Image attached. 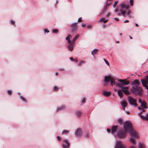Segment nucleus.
Instances as JSON below:
<instances>
[{
  "label": "nucleus",
  "instance_id": "ddd939ff",
  "mask_svg": "<svg viewBox=\"0 0 148 148\" xmlns=\"http://www.w3.org/2000/svg\"><path fill=\"white\" fill-rule=\"evenodd\" d=\"M121 104L122 106V109H123L125 110V107H127V103L125 101H122L121 102Z\"/></svg>",
  "mask_w": 148,
  "mask_h": 148
},
{
  "label": "nucleus",
  "instance_id": "393cba45",
  "mask_svg": "<svg viewBox=\"0 0 148 148\" xmlns=\"http://www.w3.org/2000/svg\"><path fill=\"white\" fill-rule=\"evenodd\" d=\"M65 108H66V107L65 106H62V107H61L59 108H57V111L62 110L64 109Z\"/></svg>",
  "mask_w": 148,
  "mask_h": 148
},
{
  "label": "nucleus",
  "instance_id": "0eeeda50",
  "mask_svg": "<svg viewBox=\"0 0 148 148\" xmlns=\"http://www.w3.org/2000/svg\"><path fill=\"white\" fill-rule=\"evenodd\" d=\"M75 134L77 137H80L82 135V132L81 130L79 128L75 131Z\"/></svg>",
  "mask_w": 148,
  "mask_h": 148
},
{
  "label": "nucleus",
  "instance_id": "0e129e2a",
  "mask_svg": "<svg viewBox=\"0 0 148 148\" xmlns=\"http://www.w3.org/2000/svg\"><path fill=\"white\" fill-rule=\"evenodd\" d=\"M107 132H110V130H109V129H107Z\"/></svg>",
  "mask_w": 148,
  "mask_h": 148
},
{
  "label": "nucleus",
  "instance_id": "b1692460",
  "mask_svg": "<svg viewBox=\"0 0 148 148\" xmlns=\"http://www.w3.org/2000/svg\"><path fill=\"white\" fill-rule=\"evenodd\" d=\"M79 34L76 35L73 38L72 42H73V43H74V42L79 38Z\"/></svg>",
  "mask_w": 148,
  "mask_h": 148
},
{
  "label": "nucleus",
  "instance_id": "e2e57ef3",
  "mask_svg": "<svg viewBox=\"0 0 148 148\" xmlns=\"http://www.w3.org/2000/svg\"><path fill=\"white\" fill-rule=\"evenodd\" d=\"M126 113L127 114H129L130 113V112L129 111H126Z\"/></svg>",
  "mask_w": 148,
  "mask_h": 148
},
{
  "label": "nucleus",
  "instance_id": "6e6d98bb",
  "mask_svg": "<svg viewBox=\"0 0 148 148\" xmlns=\"http://www.w3.org/2000/svg\"><path fill=\"white\" fill-rule=\"evenodd\" d=\"M86 26V24H84V23H82V26L83 27L85 26Z\"/></svg>",
  "mask_w": 148,
  "mask_h": 148
},
{
  "label": "nucleus",
  "instance_id": "79ce46f5",
  "mask_svg": "<svg viewBox=\"0 0 148 148\" xmlns=\"http://www.w3.org/2000/svg\"><path fill=\"white\" fill-rule=\"evenodd\" d=\"M118 11V8H115V9L114 10V12H117Z\"/></svg>",
  "mask_w": 148,
  "mask_h": 148
},
{
  "label": "nucleus",
  "instance_id": "5701e85b",
  "mask_svg": "<svg viewBox=\"0 0 148 148\" xmlns=\"http://www.w3.org/2000/svg\"><path fill=\"white\" fill-rule=\"evenodd\" d=\"M138 148H145L143 143H139L138 144Z\"/></svg>",
  "mask_w": 148,
  "mask_h": 148
},
{
  "label": "nucleus",
  "instance_id": "412c9836",
  "mask_svg": "<svg viewBox=\"0 0 148 148\" xmlns=\"http://www.w3.org/2000/svg\"><path fill=\"white\" fill-rule=\"evenodd\" d=\"M82 114V112L80 110H78L76 111V116L77 117L79 118L81 117Z\"/></svg>",
  "mask_w": 148,
  "mask_h": 148
},
{
  "label": "nucleus",
  "instance_id": "f8f14e48",
  "mask_svg": "<svg viewBox=\"0 0 148 148\" xmlns=\"http://www.w3.org/2000/svg\"><path fill=\"white\" fill-rule=\"evenodd\" d=\"M147 76L146 75V78H145L144 80H143V79H141L140 81L141 82V83L143 85V84H146V86L147 85V84H148V78L147 77Z\"/></svg>",
  "mask_w": 148,
  "mask_h": 148
},
{
  "label": "nucleus",
  "instance_id": "7c9ffc66",
  "mask_svg": "<svg viewBox=\"0 0 148 148\" xmlns=\"http://www.w3.org/2000/svg\"><path fill=\"white\" fill-rule=\"evenodd\" d=\"M108 1H107L106 2V5L105 6L103 10V11H104L105 10H106V7L107 6L109 5H110V3H107Z\"/></svg>",
  "mask_w": 148,
  "mask_h": 148
},
{
  "label": "nucleus",
  "instance_id": "f03ea898",
  "mask_svg": "<svg viewBox=\"0 0 148 148\" xmlns=\"http://www.w3.org/2000/svg\"><path fill=\"white\" fill-rule=\"evenodd\" d=\"M130 90L132 93L138 95H141L143 91L142 88L138 85L132 86L130 89Z\"/></svg>",
  "mask_w": 148,
  "mask_h": 148
},
{
  "label": "nucleus",
  "instance_id": "4c0bfd02",
  "mask_svg": "<svg viewBox=\"0 0 148 148\" xmlns=\"http://www.w3.org/2000/svg\"><path fill=\"white\" fill-rule=\"evenodd\" d=\"M20 98L23 101H26V99L24 98V97H23L22 96H20Z\"/></svg>",
  "mask_w": 148,
  "mask_h": 148
},
{
  "label": "nucleus",
  "instance_id": "052dcab7",
  "mask_svg": "<svg viewBox=\"0 0 148 148\" xmlns=\"http://www.w3.org/2000/svg\"><path fill=\"white\" fill-rule=\"evenodd\" d=\"M68 42L69 43H70V44H71V42H71L70 39L69 40H68Z\"/></svg>",
  "mask_w": 148,
  "mask_h": 148
},
{
  "label": "nucleus",
  "instance_id": "58836bf2",
  "mask_svg": "<svg viewBox=\"0 0 148 148\" xmlns=\"http://www.w3.org/2000/svg\"><path fill=\"white\" fill-rule=\"evenodd\" d=\"M130 5L132 6L133 5V0H130Z\"/></svg>",
  "mask_w": 148,
  "mask_h": 148
},
{
  "label": "nucleus",
  "instance_id": "774afa93",
  "mask_svg": "<svg viewBox=\"0 0 148 148\" xmlns=\"http://www.w3.org/2000/svg\"><path fill=\"white\" fill-rule=\"evenodd\" d=\"M77 59H75V60H74V61L76 62H77Z\"/></svg>",
  "mask_w": 148,
  "mask_h": 148
},
{
  "label": "nucleus",
  "instance_id": "6ab92c4d",
  "mask_svg": "<svg viewBox=\"0 0 148 148\" xmlns=\"http://www.w3.org/2000/svg\"><path fill=\"white\" fill-rule=\"evenodd\" d=\"M141 106L143 109L147 108L146 106V103L144 101H142V103H141Z\"/></svg>",
  "mask_w": 148,
  "mask_h": 148
},
{
  "label": "nucleus",
  "instance_id": "2eb2a0df",
  "mask_svg": "<svg viewBox=\"0 0 148 148\" xmlns=\"http://www.w3.org/2000/svg\"><path fill=\"white\" fill-rule=\"evenodd\" d=\"M117 128V126L116 125H115L113 126L111 129V133L113 134L116 132V130Z\"/></svg>",
  "mask_w": 148,
  "mask_h": 148
},
{
  "label": "nucleus",
  "instance_id": "49530a36",
  "mask_svg": "<svg viewBox=\"0 0 148 148\" xmlns=\"http://www.w3.org/2000/svg\"><path fill=\"white\" fill-rule=\"evenodd\" d=\"M92 27V25H88L87 26V28H90Z\"/></svg>",
  "mask_w": 148,
  "mask_h": 148
},
{
  "label": "nucleus",
  "instance_id": "f257e3e1",
  "mask_svg": "<svg viewBox=\"0 0 148 148\" xmlns=\"http://www.w3.org/2000/svg\"><path fill=\"white\" fill-rule=\"evenodd\" d=\"M123 125L124 130L126 131L127 132L128 130H129L131 135L135 136L136 137H138V134L133 130L132 124L131 122L129 121H126L124 123Z\"/></svg>",
  "mask_w": 148,
  "mask_h": 148
},
{
  "label": "nucleus",
  "instance_id": "a19ab883",
  "mask_svg": "<svg viewBox=\"0 0 148 148\" xmlns=\"http://www.w3.org/2000/svg\"><path fill=\"white\" fill-rule=\"evenodd\" d=\"M70 35H69L66 38V39L68 41L70 39Z\"/></svg>",
  "mask_w": 148,
  "mask_h": 148
},
{
  "label": "nucleus",
  "instance_id": "1a4fd4ad",
  "mask_svg": "<svg viewBox=\"0 0 148 148\" xmlns=\"http://www.w3.org/2000/svg\"><path fill=\"white\" fill-rule=\"evenodd\" d=\"M141 113H140L138 114L139 116L143 120H148V113L146 114L145 116H143L141 115Z\"/></svg>",
  "mask_w": 148,
  "mask_h": 148
},
{
  "label": "nucleus",
  "instance_id": "69168bd1",
  "mask_svg": "<svg viewBox=\"0 0 148 148\" xmlns=\"http://www.w3.org/2000/svg\"><path fill=\"white\" fill-rule=\"evenodd\" d=\"M70 59H71V60H73V58L72 57H70Z\"/></svg>",
  "mask_w": 148,
  "mask_h": 148
},
{
  "label": "nucleus",
  "instance_id": "c85d7f7f",
  "mask_svg": "<svg viewBox=\"0 0 148 148\" xmlns=\"http://www.w3.org/2000/svg\"><path fill=\"white\" fill-rule=\"evenodd\" d=\"M97 49H95L94 50H93L91 54L92 55H94V54H95L97 52Z\"/></svg>",
  "mask_w": 148,
  "mask_h": 148
},
{
  "label": "nucleus",
  "instance_id": "8fccbe9b",
  "mask_svg": "<svg viewBox=\"0 0 148 148\" xmlns=\"http://www.w3.org/2000/svg\"><path fill=\"white\" fill-rule=\"evenodd\" d=\"M114 19L116 21H118L119 20V18H114Z\"/></svg>",
  "mask_w": 148,
  "mask_h": 148
},
{
  "label": "nucleus",
  "instance_id": "3c124183",
  "mask_svg": "<svg viewBox=\"0 0 148 148\" xmlns=\"http://www.w3.org/2000/svg\"><path fill=\"white\" fill-rule=\"evenodd\" d=\"M123 79H118V81L120 82H121V83H122V82H123Z\"/></svg>",
  "mask_w": 148,
  "mask_h": 148
},
{
  "label": "nucleus",
  "instance_id": "e433bc0d",
  "mask_svg": "<svg viewBox=\"0 0 148 148\" xmlns=\"http://www.w3.org/2000/svg\"><path fill=\"white\" fill-rule=\"evenodd\" d=\"M118 1H116L115 3H114V4L113 5V7L114 8H115L116 5L117 4V3H118Z\"/></svg>",
  "mask_w": 148,
  "mask_h": 148
},
{
  "label": "nucleus",
  "instance_id": "a18cd8bd",
  "mask_svg": "<svg viewBox=\"0 0 148 148\" xmlns=\"http://www.w3.org/2000/svg\"><path fill=\"white\" fill-rule=\"evenodd\" d=\"M138 102L141 104L142 103V101L141 99H139L138 100Z\"/></svg>",
  "mask_w": 148,
  "mask_h": 148
},
{
  "label": "nucleus",
  "instance_id": "ea45409f",
  "mask_svg": "<svg viewBox=\"0 0 148 148\" xmlns=\"http://www.w3.org/2000/svg\"><path fill=\"white\" fill-rule=\"evenodd\" d=\"M7 93L9 95H10L12 93V92L11 90H8L7 91Z\"/></svg>",
  "mask_w": 148,
  "mask_h": 148
},
{
  "label": "nucleus",
  "instance_id": "20e7f679",
  "mask_svg": "<svg viewBox=\"0 0 148 148\" xmlns=\"http://www.w3.org/2000/svg\"><path fill=\"white\" fill-rule=\"evenodd\" d=\"M127 100L129 101L130 104L132 106H137V100L134 98L132 97L131 96H128L127 97Z\"/></svg>",
  "mask_w": 148,
  "mask_h": 148
},
{
  "label": "nucleus",
  "instance_id": "c03bdc74",
  "mask_svg": "<svg viewBox=\"0 0 148 148\" xmlns=\"http://www.w3.org/2000/svg\"><path fill=\"white\" fill-rule=\"evenodd\" d=\"M85 102V99L84 98H83L82 99V102L83 103H84Z\"/></svg>",
  "mask_w": 148,
  "mask_h": 148
},
{
  "label": "nucleus",
  "instance_id": "9d476101",
  "mask_svg": "<svg viewBox=\"0 0 148 148\" xmlns=\"http://www.w3.org/2000/svg\"><path fill=\"white\" fill-rule=\"evenodd\" d=\"M65 144H63L62 146L64 148H68L70 146V143L66 140H64Z\"/></svg>",
  "mask_w": 148,
  "mask_h": 148
},
{
  "label": "nucleus",
  "instance_id": "9b49d317",
  "mask_svg": "<svg viewBox=\"0 0 148 148\" xmlns=\"http://www.w3.org/2000/svg\"><path fill=\"white\" fill-rule=\"evenodd\" d=\"M140 84V82L138 80H135L131 83V85L133 86L138 85L139 86Z\"/></svg>",
  "mask_w": 148,
  "mask_h": 148
},
{
  "label": "nucleus",
  "instance_id": "603ef678",
  "mask_svg": "<svg viewBox=\"0 0 148 148\" xmlns=\"http://www.w3.org/2000/svg\"><path fill=\"white\" fill-rule=\"evenodd\" d=\"M126 14L130 16V12L129 11H127V12L126 13Z\"/></svg>",
  "mask_w": 148,
  "mask_h": 148
},
{
  "label": "nucleus",
  "instance_id": "4468645a",
  "mask_svg": "<svg viewBox=\"0 0 148 148\" xmlns=\"http://www.w3.org/2000/svg\"><path fill=\"white\" fill-rule=\"evenodd\" d=\"M74 43L73 42H71V44H69L68 47V48L69 50L71 51H72L73 49L74 48Z\"/></svg>",
  "mask_w": 148,
  "mask_h": 148
},
{
  "label": "nucleus",
  "instance_id": "473e14b6",
  "mask_svg": "<svg viewBox=\"0 0 148 148\" xmlns=\"http://www.w3.org/2000/svg\"><path fill=\"white\" fill-rule=\"evenodd\" d=\"M118 122L120 124H122L123 123L122 119H119L118 121Z\"/></svg>",
  "mask_w": 148,
  "mask_h": 148
},
{
  "label": "nucleus",
  "instance_id": "4be33fe9",
  "mask_svg": "<svg viewBox=\"0 0 148 148\" xmlns=\"http://www.w3.org/2000/svg\"><path fill=\"white\" fill-rule=\"evenodd\" d=\"M103 95L105 96L108 97L111 95V92H109L104 91L103 93Z\"/></svg>",
  "mask_w": 148,
  "mask_h": 148
},
{
  "label": "nucleus",
  "instance_id": "bb28decb",
  "mask_svg": "<svg viewBox=\"0 0 148 148\" xmlns=\"http://www.w3.org/2000/svg\"><path fill=\"white\" fill-rule=\"evenodd\" d=\"M120 12H121V14L123 15L124 17H125V14L126 13L125 11L121 10L120 11Z\"/></svg>",
  "mask_w": 148,
  "mask_h": 148
},
{
  "label": "nucleus",
  "instance_id": "c9c22d12",
  "mask_svg": "<svg viewBox=\"0 0 148 148\" xmlns=\"http://www.w3.org/2000/svg\"><path fill=\"white\" fill-rule=\"evenodd\" d=\"M53 31L54 33H58V30L57 29H54Z\"/></svg>",
  "mask_w": 148,
  "mask_h": 148
},
{
  "label": "nucleus",
  "instance_id": "5fc2aeb1",
  "mask_svg": "<svg viewBox=\"0 0 148 148\" xmlns=\"http://www.w3.org/2000/svg\"><path fill=\"white\" fill-rule=\"evenodd\" d=\"M110 15H111V14L110 13H107V16H110Z\"/></svg>",
  "mask_w": 148,
  "mask_h": 148
},
{
  "label": "nucleus",
  "instance_id": "f704fd0d",
  "mask_svg": "<svg viewBox=\"0 0 148 148\" xmlns=\"http://www.w3.org/2000/svg\"><path fill=\"white\" fill-rule=\"evenodd\" d=\"M103 60H104V61H105V62L106 63L108 66H109L110 64H109V63L108 62V61L106 60V59H105V58H104L103 59Z\"/></svg>",
  "mask_w": 148,
  "mask_h": 148
},
{
  "label": "nucleus",
  "instance_id": "a211bd4d",
  "mask_svg": "<svg viewBox=\"0 0 148 148\" xmlns=\"http://www.w3.org/2000/svg\"><path fill=\"white\" fill-rule=\"evenodd\" d=\"M121 6L122 10L124 8H125L126 9H128L129 7V5H126L124 3H123L121 4Z\"/></svg>",
  "mask_w": 148,
  "mask_h": 148
},
{
  "label": "nucleus",
  "instance_id": "423d86ee",
  "mask_svg": "<svg viewBox=\"0 0 148 148\" xmlns=\"http://www.w3.org/2000/svg\"><path fill=\"white\" fill-rule=\"evenodd\" d=\"M71 32L73 33H75L77 29V23H73L71 24Z\"/></svg>",
  "mask_w": 148,
  "mask_h": 148
},
{
  "label": "nucleus",
  "instance_id": "09e8293b",
  "mask_svg": "<svg viewBox=\"0 0 148 148\" xmlns=\"http://www.w3.org/2000/svg\"><path fill=\"white\" fill-rule=\"evenodd\" d=\"M57 89H58V88L56 86H54L53 88V90H57Z\"/></svg>",
  "mask_w": 148,
  "mask_h": 148
},
{
  "label": "nucleus",
  "instance_id": "bf43d9fd",
  "mask_svg": "<svg viewBox=\"0 0 148 148\" xmlns=\"http://www.w3.org/2000/svg\"><path fill=\"white\" fill-rule=\"evenodd\" d=\"M128 22H129V21L128 20H126L124 21V23H126Z\"/></svg>",
  "mask_w": 148,
  "mask_h": 148
},
{
  "label": "nucleus",
  "instance_id": "13d9d810",
  "mask_svg": "<svg viewBox=\"0 0 148 148\" xmlns=\"http://www.w3.org/2000/svg\"><path fill=\"white\" fill-rule=\"evenodd\" d=\"M108 21V20H104V21H103V23H106L107 21Z\"/></svg>",
  "mask_w": 148,
  "mask_h": 148
},
{
  "label": "nucleus",
  "instance_id": "864d4df0",
  "mask_svg": "<svg viewBox=\"0 0 148 148\" xmlns=\"http://www.w3.org/2000/svg\"><path fill=\"white\" fill-rule=\"evenodd\" d=\"M82 21V18H79V19H78V21L79 22L81 21Z\"/></svg>",
  "mask_w": 148,
  "mask_h": 148
},
{
  "label": "nucleus",
  "instance_id": "2f4dec72",
  "mask_svg": "<svg viewBox=\"0 0 148 148\" xmlns=\"http://www.w3.org/2000/svg\"><path fill=\"white\" fill-rule=\"evenodd\" d=\"M115 85L116 86L119 87L120 88H121V87H122L123 86L122 85V84H121L119 83H116Z\"/></svg>",
  "mask_w": 148,
  "mask_h": 148
},
{
  "label": "nucleus",
  "instance_id": "680f3d73",
  "mask_svg": "<svg viewBox=\"0 0 148 148\" xmlns=\"http://www.w3.org/2000/svg\"><path fill=\"white\" fill-rule=\"evenodd\" d=\"M11 23L12 24H14V21H11Z\"/></svg>",
  "mask_w": 148,
  "mask_h": 148
},
{
  "label": "nucleus",
  "instance_id": "aec40b11",
  "mask_svg": "<svg viewBox=\"0 0 148 148\" xmlns=\"http://www.w3.org/2000/svg\"><path fill=\"white\" fill-rule=\"evenodd\" d=\"M130 82L127 81L126 79H123V82L121 84L122 85H127L130 83Z\"/></svg>",
  "mask_w": 148,
  "mask_h": 148
},
{
  "label": "nucleus",
  "instance_id": "c756f323",
  "mask_svg": "<svg viewBox=\"0 0 148 148\" xmlns=\"http://www.w3.org/2000/svg\"><path fill=\"white\" fill-rule=\"evenodd\" d=\"M111 83V85L112 86L113 85L115 84V82L114 81V79H112L110 81Z\"/></svg>",
  "mask_w": 148,
  "mask_h": 148
},
{
  "label": "nucleus",
  "instance_id": "f3484780",
  "mask_svg": "<svg viewBox=\"0 0 148 148\" xmlns=\"http://www.w3.org/2000/svg\"><path fill=\"white\" fill-rule=\"evenodd\" d=\"M134 137L132 136L131 137H130V140L131 143L134 144L136 143V139L134 137H135V136H133ZM139 137V135H138V137H137V138H138Z\"/></svg>",
  "mask_w": 148,
  "mask_h": 148
},
{
  "label": "nucleus",
  "instance_id": "338daca9",
  "mask_svg": "<svg viewBox=\"0 0 148 148\" xmlns=\"http://www.w3.org/2000/svg\"><path fill=\"white\" fill-rule=\"evenodd\" d=\"M138 110H141V108L140 107H138Z\"/></svg>",
  "mask_w": 148,
  "mask_h": 148
},
{
  "label": "nucleus",
  "instance_id": "39448f33",
  "mask_svg": "<svg viewBox=\"0 0 148 148\" xmlns=\"http://www.w3.org/2000/svg\"><path fill=\"white\" fill-rule=\"evenodd\" d=\"M127 132L124 130H121L118 132V136L120 138H125Z\"/></svg>",
  "mask_w": 148,
  "mask_h": 148
},
{
  "label": "nucleus",
  "instance_id": "7ed1b4c3",
  "mask_svg": "<svg viewBox=\"0 0 148 148\" xmlns=\"http://www.w3.org/2000/svg\"><path fill=\"white\" fill-rule=\"evenodd\" d=\"M114 148H127L123 144V143L121 140H118L116 143ZM130 148H136L134 145L131 146Z\"/></svg>",
  "mask_w": 148,
  "mask_h": 148
},
{
  "label": "nucleus",
  "instance_id": "cd10ccee",
  "mask_svg": "<svg viewBox=\"0 0 148 148\" xmlns=\"http://www.w3.org/2000/svg\"><path fill=\"white\" fill-rule=\"evenodd\" d=\"M121 88L122 89L121 90H122L123 92L124 91V90H128L129 89V87H123V86L122 87H121Z\"/></svg>",
  "mask_w": 148,
  "mask_h": 148
},
{
  "label": "nucleus",
  "instance_id": "37998d69",
  "mask_svg": "<svg viewBox=\"0 0 148 148\" xmlns=\"http://www.w3.org/2000/svg\"><path fill=\"white\" fill-rule=\"evenodd\" d=\"M83 63H84V62L82 61H81L78 64V66H79L81 64Z\"/></svg>",
  "mask_w": 148,
  "mask_h": 148
},
{
  "label": "nucleus",
  "instance_id": "de8ad7c7",
  "mask_svg": "<svg viewBox=\"0 0 148 148\" xmlns=\"http://www.w3.org/2000/svg\"><path fill=\"white\" fill-rule=\"evenodd\" d=\"M105 20V18H102L99 20V21H104Z\"/></svg>",
  "mask_w": 148,
  "mask_h": 148
},
{
  "label": "nucleus",
  "instance_id": "6e6552de",
  "mask_svg": "<svg viewBox=\"0 0 148 148\" xmlns=\"http://www.w3.org/2000/svg\"><path fill=\"white\" fill-rule=\"evenodd\" d=\"M104 78L105 79L104 80L105 82L104 85V86H106L108 84V83L107 82L110 81L112 78H111L110 76H105Z\"/></svg>",
  "mask_w": 148,
  "mask_h": 148
},
{
  "label": "nucleus",
  "instance_id": "72a5a7b5",
  "mask_svg": "<svg viewBox=\"0 0 148 148\" xmlns=\"http://www.w3.org/2000/svg\"><path fill=\"white\" fill-rule=\"evenodd\" d=\"M69 131H68V130H64L62 132V134H67V133H69Z\"/></svg>",
  "mask_w": 148,
  "mask_h": 148
},
{
  "label": "nucleus",
  "instance_id": "dca6fc26",
  "mask_svg": "<svg viewBox=\"0 0 148 148\" xmlns=\"http://www.w3.org/2000/svg\"><path fill=\"white\" fill-rule=\"evenodd\" d=\"M123 91L121 90H119L117 91L118 94L120 98H122L123 97Z\"/></svg>",
  "mask_w": 148,
  "mask_h": 148
},
{
  "label": "nucleus",
  "instance_id": "a878e982",
  "mask_svg": "<svg viewBox=\"0 0 148 148\" xmlns=\"http://www.w3.org/2000/svg\"><path fill=\"white\" fill-rule=\"evenodd\" d=\"M124 93L126 95H129L130 93V92L128 90H124V91H123Z\"/></svg>",
  "mask_w": 148,
  "mask_h": 148
},
{
  "label": "nucleus",
  "instance_id": "4d7b16f0",
  "mask_svg": "<svg viewBox=\"0 0 148 148\" xmlns=\"http://www.w3.org/2000/svg\"><path fill=\"white\" fill-rule=\"evenodd\" d=\"M57 139H58V140H60V136H57Z\"/></svg>",
  "mask_w": 148,
  "mask_h": 148
}]
</instances>
